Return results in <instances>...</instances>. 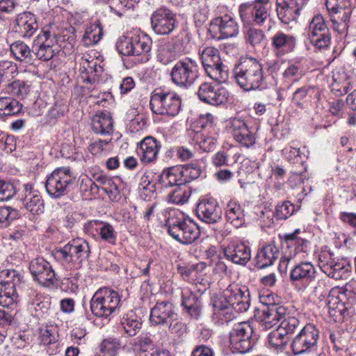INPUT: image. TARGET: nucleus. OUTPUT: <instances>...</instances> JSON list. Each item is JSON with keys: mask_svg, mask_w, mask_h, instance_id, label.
I'll use <instances>...</instances> for the list:
<instances>
[{"mask_svg": "<svg viewBox=\"0 0 356 356\" xmlns=\"http://www.w3.org/2000/svg\"><path fill=\"white\" fill-rule=\"evenodd\" d=\"M234 77L245 91L261 90L265 88L266 79L261 63L256 58H244L235 65Z\"/></svg>", "mask_w": 356, "mask_h": 356, "instance_id": "nucleus-1", "label": "nucleus"}, {"mask_svg": "<svg viewBox=\"0 0 356 356\" xmlns=\"http://www.w3.org/2000/svg\"><path fill=\"white\" fill-rule=\"evenodd\" d=\"M250 293L246 286L230 284L223 296L213 300V305L216 314L227 309H234L236 312H246L250 307Z\"/></svg>", "mask_w": 356, "mask_h": 356, "instance_id": "nucleus-2", "label": "nucleus"}, {"mask_svg": "<svg viewBox=\"0 0 356 356\" xmlns=\"http://www.w3.org/2000/svg\"><path fill=\"white\" fill-rule=\"evenodd\" d=\"M122 305L120 293L110 288L99 289L90 300L92 314L97 318H107Z\"/></svg>", "mask_w": 356, "mask_h": 356, "instance_id": "nucleus-3", "label": "nucleus"}, {"mask_svg": "<svg viewBox=\"0 0 356 356\" xmlns=\"http://www.w3.org/2000/svg\"><path fill=\"white\" fill-rule=\"evenodd\" d=\"M149 106L156 115L175 117L181 110V99L175 92L156 90L151 95Z\"/></svg>", "mask_w": 356, "mask_h": 356, "instance_id": "nucleus-4", "label": "nucleus"}, {"mask_svg": "<svg viewBox=\"0 0 356 356\" xmlns=\"http://www.w3.org/2000/svg\"><path fill=\"white\" fill-rule=\"evenodd\" d=\"M172 82L178 88L188 89L200 76V67L196 60L186 57L176 62L170 73Z\"/></svg>", "mask_w": 356, "mask_h": 356, "instance_id": "nucleus-5", "label": "nucleus"}, {"mask_svg": "<svg viewBox=\"0 0 356 356\" xmlns=\"http://www.w3.org/2000/svg\"><path fill=\"white\" fill-rule=\"evenodd\" d=\"M200 58L205 73L211 79L218 83H225L228 80V70L222 64L217 49L205 47L200 53Z\"/></svg>", "mask_w": 356, "mask_h": 356, "instance_id": "nucleus-6", "label": "nucleus"}, {"mask_svg": "<svg viewBox=\"0 0 356 356\" xmlns=\"http://www.w3.org/2000/svg\"><path fill=\"white\" fill-rule=\"evenodd\" d=\"M166 226L168 234L181 243L191 244L200 237L199 227L192 221L171 216L166 220Z\"/></svg>", "mask_w": 356, "mask_h": 356, "instance_id": "nucleus-7", "label": "nucleus"}, {"mask_svg": "<svg viewBox=\"0 0 356 356\" xmlns=\"http://www.w3.org/2000/svg\"><path fill=\"white\" fill-rule=\"evenodd\" d=\"M325 6L334 30L340 34L346 33L349 28L350 17L353 11L350 0H326Z\"/></svg>", "mask_w": 356, "mask_h": 356, "instance_id": "nucleus-8", "label": "nucleus"}, {"mask_svg": "<svg viewBox=\"0 0 356 356\" xmlns=\"http://www.w3.org/2000/svg\"><path fill=\"white\" fill-rule=\"evenodd\" d=\"M74 179L75 177L69 167L58 168L47 177L46 191L53 197H60L67 193L69 186Z\"/></svg>", "mask_w": 356, "mask_h": 356, "instance_id": "nucleus-9", "label": "nucleus"}, {"mask_svg": "<svg viewBox=\"0 0 356 356\" xmlns=\"http://www.w3.org/2000/svg\"><path fill=\"white\" fill-rule=\"evenodd\" d=\"M319 331L314 324H306L293 339L291 346L295 355L309 353L316 350Z\"/></svg>", "mask_w": 356, "mask_h": 356, "instance_id": "nucleus-10", "label": "nucleus"}, {"mask_svg": "<svg viewBox=\"0 0 356 356\" xmlns=\"http://www.w3.org/2000/svg\"><path fill=\"white\" fill-rule=\"evenodd\" d=\"M252 334L253 329L250 323L241 322L236 324L229 333L231 348L241 353L250 350L254 343Z\"/></svg>", "mask_w": 356, "mask_h": 356, "instance_id": "nucleus-11", "label": "nucleus"}, {"mask_svg": "<svg viewBox=\"0 0 356 356\" xmlns=\"http://www.w3.org/2000/svg\"><path fill=\"white\" fill-rule=\"evenodd\" d=\"M307 38L316 49H323L330 44V33L322 15H317L310 21L307 31Z\"/></svg>", "mask_w": 356, "mask_h": 356, "instance_id": "nucleus-12", "label": "nucleus"}, {"mask_svg": "<svg viewBox=\"0 0 356 356\" xmlns=\"http://www.w3.org/2000/svg\"><path fill=\"white\" fill-rule=\"evenodd\" d=\"M318 266L327 276L339 280L348 270V261L334 257L330 250H322L318 255Z\"/></svg>", "mask_w": 356, "mask_h": 356, "instance_id": "nucleus-13", "label": "nucleus"}, {"mask_svg": "<svg viewBox=\"0 0 356 356\" xmlns=\"http://www.w3.org/2000/svg\"><path fill=\"white\" fill-rule=\"evenodd\" d=\"M228 130L234 140L241 147L250 148L256 142L255 134L241 118H231L228 122Z\"/></svg>", "mask_w": 356, "mask_h": 356, "instance_id": "nucleus-14", "label": "nucleus"}, {"mask_svg": "<svg viewBox=\"0 0 356 356\" xmlns=\"http://www.w3.org/2000/svg\"><path fill=\"white\" fill-rule=\"evenodd\" d=\"M29 269L33 280L44 286H50L57 281L51 265L42 257L33 259Z\"/></svg>", "mask_w": 356, "mask_h": 356, "instance_id": "nucleus-15", "label": "nucleus"}, {"mask_svg": "<svg viewBox=\"0 0 356 356\" xmlns=\"http://www.w3.org/2000/svg\"><path fill=\"white\" fill-rule=\"evenodd\" d=\"M176 15L170 9L160 8L151 17L152 30L159 35H168L175 28Z\"/></svg>", "mask_w": 356, "mask_h": 356, "instance_id": "nucleus-16", "label": "nucleus"}, {"mask_svg": "<svg viewBox=\"0 0 356 356\" xmlns=\"http://www.w3.org/2000/svg\"><path fill=\"white\" fill-rule=\"evenodd\" d=\"M197 95L199 99L212 106L225 104L228 98V92L223 87H218L211 83L204 82L198 88Z\"/></svg>", "mask_w": 356, "mask_h": 356, "instance_id": "nucleus-17", "label": "nucleus"}, {"mask_svg": "<svg viewBox=\"0 0 356 356\" xmlns=\"http://www.w3.org/2000/svg\"><path fill=\"white\" fill-rule=\"evenodd\" d=\"M286 315V309L276 304L265 305L255 314L257 321L264 330L276 325Z\"/></svg>", "mask_w": 356, "mask_h": 356, "instance_id": "nucleus-18", "label": "nucleus"}, {"mask_svg": "<svg viewBox=\"0 0 356 356\" xmlns=\"http://www.w3.org/2000/svg\"><path fill=\"white\" fill-rule=\"evenodd\" d=\"M308 0H277V14L284 24H288L300 15Z\"/></svg>", "mask_w": 356, "mask_h": 356, "instance_id": "nucleus-19", "label": "nucleus"}, {"mask_svg": "<svg viewBox=\"0 0 356 356\" xmlns=\"http://www.w3.org/2000/svg\"><path fill=\"white\" fill-rule=\"evenodd\" d=\"M197 217L207 223H216L221 218L222 211L218 202L213 198L203 199L196 209Z\"/></svg>", "mask_w": 356, "mask_h": 356, "instance_id": "nucleus-20", "label": "nucleus"}, {"mask_svg": "<svg viewBox=\"0 0 356 356\" xmlns=\"http://www.w3.org/2000/svg\"><path fill=\"white\" fill-rule=\"evenodd\" d=\"M223 252L228 260L238 265H245L251 258L250 248L238 241L230 242Z\"/></svg>", "mask_w": 356, "mask_h": 356, "instance_id": "nucleus-21", "label": "nucleus"}, {"mask_svg": "<svg viewBox=\"0 0 356 356\" xmlns=\"http://www.w3.org/2000/svg\"><path fill=\"white\" fill-rule=\"evenodd\" d=\"M177 316L173 304L165 300L157 302L152 308L149 320L154 325H168L169 321Z\"/></svg>", "mask_w": 356, "mask_h": 356, "instance_id": "nucleus-22", "label": "nucleus"}, {"mask_svg": "<svg viewBox=\"0 0 356 356\" xmlns=\"http://www.w3.org/2000/svg\"><path fill=\"white\" fill-rule=\"evenodd\" d=\"M182 53L179 40H171L159 44L156 51V59L163 65L175 60Z\"/></svg>", "mask_w": 356, "mask_h": 356, "instance_id": "nucleus-23", "label": "nucleus"}, {"mask_svg": "<svg viewBox=\"0 0 356 356\" xmlns=\"http://www.w3.org/2000/svg\"><path fill=\"white\" fill-rule=\"evenodd\" d=\"M50 33L44 31L42 34L39 35L34 40L32 51H33V56H35L38 59L44 61L51 59L55 51L53 49V42L49 40Z\"/></svg>", "mask_w": 356, "mask_h": 356, "instance_id": "nucleus-24", "label": "nucleus"}, {"mask_svg": "<svg viewBox=\"0 0 356 356\" xmlns=\"http://www.w3.org/2000/svg\"><path fill=\"white\" fill-rule=\"evenodd\" d=\"M29 309L32 315L40 318L48 314L51 308V302L46 300L40 293L29 289L28 293Z\"/></svg>", "mask_w": 356, "mask_h": 356, "instance_id": "nucleus-25", "label": "nucleus"}, {"mask_svg": "<svg viewBox=\"0 0 356 356\" xmlns=\"http://www.w3.org/2000/svg\"><path fill=\"white\" fill-rule=\"evenodd\" d=\"M38 27L36 17L33 13L24 12L17 15L15 29L22 37L32 36Z\"/></svg>", "mask_w": 356, "mask_h": 356, "instance_id": "nucleus-26", "label": "nucleus"}, {"mask_svg": "<svg viewBox=\"0 0 356 356\" xmlns=\"http://www.w3.org/2000/svg\"><path fill=\"white\" fill-rule=\"evenodd\" d=\"M280 254L279 248L275 243H269L260 248L254 258L255 266L260 269L272 266Z\"/></svg>", "mask_w": 356, "mask_h": 356, "instance_id": "nucleus-27", "label": "nucleus"}, {"mask_svg": "<svg viewBox=\"0 0 356 356\" xmlns=\"http://www.w3.org/2000/svg\"><path fill=\"white\" fill-rule=\"evenodd\" d=\"M160 147V143L156 138L145 137L140 143L138 154L141 162L146 164L156 161Z\"/></svg>", "mask_w": 356, "mask_h": 356, "instance_id": "nucleus-28", "label": "nucleus"}, {"mask_svg": "<svg viewBox=\"0 0 356 356\" xmlns=\"http://www.w3.org/2000/svg\"><path fill=\"white\" fill-rule=\"evenodd\" d=\"M316 270L311 262L300 261L291 270L290 277L293 282L307 284L315 277Z\"/></svg>", "mask_w": 356, "mask_h": 356, "instance_id": "nucleus-29", "label": "nucleus"}, {"mask_svg": "<svg viewBox=\"0 0 356 356\" xmlns=\"http://www.w3.org/2000/svg\"><path fill=\"white\" fill-rule=\"evenodd\" d=\"M23 204L33 214H40L44 209V201L38 191L33 190L31 185H25Z\"/></svg>", "mask_w": 356, "mask_h": 356, "instance_id": "nucleus-30", "label": "nucleus"}, {"mask_svg": "<svg viewBox=\"0 0 356 356\" xmlns=\"http://www.w3.org/2000/svg\"><path fill=\"white\" fill-rule=\"evenodd\" d=\"M132 38L134 56H140V62L146 63L149 60V51L152 49V39L146 34L134 35Z\"/></svg>", "mask_w": 356, "mask_h": 356, "instance_id": "nucleus-31", "label": "nucleus"}, {"mask_svg": "<svg viewBox=\"0 0 356 356\" xmlns=\"http://www.w3.org/2000/svg\"><path fill=\"white\" fill-rule=\"evenodd\" d=\"M179 165L164 170L159 176V182L163 187L181 186L186 184Z\"/></svg>", "mask_w": 356, "mask_h": 356, "instance_id": "nucleus-32", "label": "nucleus"}, {"mask_svg": "<svg viewBox=\"0 0 356 356\" xmlns=\"http://www.w3.org/2000/svg\"><path fill=\"white\" fill-rule=\"evenodd\" d=\"M337 293V290H331L325 300L327 312L331 317L334 318L335 321L342 319L347 313V308L336 294Z\"/></svg>", "mask_w": 356, "mask_h": 356, "instance_id": "nucleus-33", "label": "nucleus"}, {"mask_svg": "<svg viewBox=\"0 0 356 356\" xmlns=\"http://www.w3.org/2000/svg\"><path fill=\"white\" fill-rule=\"evenodd\" d=\"M181 305L192 317L197 318L200 315L202 302L188 287L181 290Z\"/></svg>", "mask_w": 356, "mask_h": 356, "instance_id": "nucleus-34", "label": "nucleus"}, {"mask_svg": "<svg viewBox=\"0 0 356 356\" xmlns=\"http://www.w3.org/2000/svg\"><path fill=\"white\" fill-rule=\"evenodd\" d=\"M113 119L109 113L100 112L92 118V129L98 134H111L113 129Z\"/></svg>", "mask_w": 356, "mask_h": 356, "instance_id": "nucleus-35", "label": "nucleus"}, {"mask_svg": "<svg viewBox=\"0 0 356 356\" xmlns=\"http://www.w3.org/2000/svg\"><path fill=\"white\" fill-rule=\"evenodd\" d=\"M225 218L234 227H241L245 223L244 209L239 203L230 201L226 207Z\"/></svg>", "mask_w": 356, "mask_h": 356, "instance_id": "nucleus-36", "label": "nucleus"}, {"mask_svg": "<svg viewBox=\"0 0 356 356\" xmlns=\"http://www.w3.org/2000/svg\"><path fill=\"white\" fill-rule=\"evenodd\" d=\"M214 23L218 26L222 38L234 37L238 33V24L229 15L216 18Z\"/></svg>", "mask_w": 356, "mask_h": 356, "instance_id": "nucleus-37", "label": "nucleus"}, {"mask_svg": "<svg viewBox=\"0 0 356 356\" xmlns=\"http://www.w3.org/2000/svg\"><path fill=\"white\" fill-rule=\"evenodd\" d=\"M22 107V104L13 97H0V120H4L8 116L17 115Z\"/></svg>", "mask_w": 356, "mask_h": 356, "instance_id": "nucleus-38", "label": "nucleus"}, {"mask_svg": "<svg viewBox=\"0 0 356 356\" xmlns=\"http://www.w3.org/2000/svg\"><path fill=\"white\" fill-rule=\"evenodd\" d=\"M10 51L16 60L32 63L33 61V51L24 42L17 40L10 44Z\"/></svg>", "mask_w": 356, "mask_h": 356, "instance_id": "nucleus-39", "label": "nucleus"}, {"mask_svg": "<svg viewBox=\"0 0 356 356\" xmlns=\"http://www.w3.org/2000/svg\"><path fill=\"white\" fill-rule=\"evenodd\" d=\"M270 0H255L252 11L253 22L257 25H263L270 15Z\"/></svg>", "mask_w": 356, "mask_h": 356, "instance_id": "nucleus-40", "label": "nucleus"}, {"mask_svg": "<svg viewBox=\"0 0 356 356\" xmlns=\"http://www.w3.org/2000/svg\"><path fill=\"white\" fill-rule=\"evenodd\" d=\"M121 325L127 336L134 337L140 330L142 323L133 312H130L122 318Z\"/></svg>", "mask_w": 356, "mask_h": 356, "instance_id": "nucleus-41", "label": "nucleus"}, {"mask_svg": "<svg viewBox=\"0 0 356 356\" xmlns=\"http://www.w3.org/2000/svg\"><path fill=\"white\" fill-rule=\"evenodd\" d=\"M309 241L302 238L295 236L294 234H288L284 236L283 245L287 248H293L298 252L300 259H302L305 253L307 252Z\"/></svg>", "mask_w": 356, "mask_h": 356, "instance_id": "nucleus-42", "label": "nucleus"}, {"mask_svg": "<svg viewBox=\"0 0 356 356\" xmlns=\"http://www.w3.org/2000/svg\"><path fill=\"white\" fill-rule=\"evenodd\" d=\"M0 284L1 287L19 290L22 286V277L15 270H4L0 274Z\"/></svg>", "mask_w": 356, "mask_h": 356, "instance_id": "nucleus-43", "label": "nucleus"}, {"mask_svg": "<svg viewBox=\"0 0 356 356\" xmlns=\"http://www.w3.org/2000/svg\"><path fill=\"white\" fill-rule=\"evenodd\" d=\"M290 339L285 332H281L278 328L270 332L268 336V341L271 348L277 352H282L286 348Z\"/></svg>", "mask_w": 356, "mask_h": 356, "instance_id": "nucleus-44", "label": "nucleus"}, {"mask_svg": "<svg viewBox=\"0 0 356 356\" xmlns=\"http://www.w3.org/2000/svg\"><path fill=\"white\" fill-rule=\"evenodd\" d=\"M272 45L277 49H292L296 44L295 38L292 35L284 33L282 31L277 32L271 38Z\"/></svg>", "mask_w": 356, "mask_h": 356, "instance_id": "nucleus-45", "label": "nucleus"}, {"mask_svg": "<svg viewBox=\"0 0 356 356\" xmlns=\"http://www.w3.org/2000/svg\"><path fill=\"white\" fill-rule=\"evenodd\" d=\"M58 328L53 325H47L39 330L38 339L41 343L48 346L58 341Z\"/></svg>", "mask_w": 356, "mask_h": 356, "instance_id": "nucleus-46", "label": "nucleus"}, {"mask_svg": "<svg viewBox=\"0 0 356 356\" xmlns=\"http://www.w3.org/2000/svg\"><path fill=\"white\" fill-rule=\"evenodd\" d=\"M76 259H78V267L81 266L83 261L87 260L90 254V248L88 243L82 239L76 238L72 241Z\"/></svg>", "mask_w": 356, "mask_h": 356, "instance_id": "nucleus-47", "label": "nucleus"}, {"mask_svg": "<svg viewBox=\"0 0 356 356\" xmlns=\"http://www.w3.org/2000/svg\"><path fill=\"white\" fill-rule=\"evenodd\" d=\"M30 91V85L23 81H14L6 86V92L18 98L24 99Z\"/></svg>", "mask_w": 356, "mask_h": 356, "instance_id": "nucleus-48", "label": "nucleus"}, {"mask_svg": "<svg viewBox=\"0 0 356 356\" xmlns=\"http://www.w3.org/2000/svg\"><path fill=\"white\" fill-rule=\"evenodd\" d=\"M56 257L63 262L72 264L78 267V259L72 241L56 252Z\"/></svg>", "mask_w": 356, "mask_h": 356, "instance_id": "nucleus-49", "label": "nucleus"}, {"mask_svg": "<svg viewBox=\"0 0 356 356\" xmlns=\"http://www.w3.org/2000/svg\"><path fill=\"white\" fill-rule=\"evenodd\" d=\"M18 291L12 288L1 287L0 290V305L9 307L18 301Z\"/></svg>", "mask_w": 356, "mask_h": 356, "instance_id": "nucleus-50", "label": "nucleus"}, {"mask_svg": "<svg viewBox=\"0 0 356 356\" xmlns=\"http://www.w3.org/2000/svg\"><path fill=\"white\" fill-rule=\"evenodd\" d=\"M285 250L283 251L282 256L281 257L279 268L281 271L286 272L289 264L291 262L296 264L297 261H300L298 252L293 248H287L284 245Z\"/></svg>", "mask_w": 356, "mask_h": 356, "instance_id": "nucleus-51", "label": "nucleus"}, {"mask_svg": "<svg viewBox=\"0 0 356 356\" xmlns=\"http://www.w3.org/2000/svg\"><path fill=\"white\" fill-rule=\"evenodd\" d=\"M18 72L15 63L9 60L0 61V77L2 81H10Z\"/></svg>", "mask_w": 356, "mask_h": 356, "instance_id": "nucleus-52", "label": "nucleus"}, {"mask_svg": "<svg viewBox=\"0 0 356 356\" xmlns=\"http://www.w3.org/2000/svg\"><path fill=\"white\" fill-rule=\"evenodd\" d=\"M301 327V324L300 321L294 316H284L281 320V323L280 325L278 326V329L282 332H285V334L286 336H289V334H292L294 332V331Z\"/></svg>", "mask_w": 356, "mask_h": 356, "instance_id": "nucleus-53", "label": "nucleus"}, {"mask_svg": "<svg viewBox=\"0 0 356 356\" xmlns=\"http://www.w3.org/2000/svg\"><path fill=\"white\" fill-rule=\"evenodd\" d=\"M103 35L102 28L99 23H94L87 27L85 35V41L88 40L89 44H97L102 38Z\"/></svg>", "mask_w": 356, "mask_h": 356, "instance_id": "nucleus-54", "label": "nucleus"}, {"mask_svg": "<svg viewBox=\"0 0 356 356\" xmlns=\"http://www.w3.org/2000/svg\"><path fill=\"white\" fill-rule=\"evenodd\" d=\"M295 211V206L289 201H284L276 206L275 215L278 220H285Z\"/></svg>", "mask_w": 356, "mask_h": 356, "instance_id": "nucleus-55", "label": "nucleus"}, {"mask_svg": "<svg viewBox=\"0 0 356 356\" xmlns=\"http://www.w3.org/2000/svg\"><path fill=\"white\" fill-rule=\"evenodd\" d=\"M179 166L186 183L197 179L201 175V168L197 164L191 163Z\"/></svg>", "mask_w": 356, "mask_h": 356, "instance_id": "nucleus-56", "label": "nucleus"}, {"mask_svg": "<svg viewBox=\"0 0 356 356\" xmlns=\"http://www.w3.org/2000/svg\"><path fill=\"white\" fill-rule=\"evenodd\" d=\"M120 344L115 339L108 338L102 341L99 346L101 352L108 356H115Z\"/></svg>", "mask_w": 356, "mask_h": 356, "instance_id": "nucleus-57", "label": "nucleus"}, {"mask_svg": "<svg viewBox=\"0 0 356 356\" xmlns=\"http://www.w3.org/2000/svg\"><path fill=\"white\" fill-rule=\"evenodd\" d=\"M245 38L248 43L256 47L264 40L265 35L261 30L250 28L246 31Z\"/></svg>", "mask_w": 356, "mask_h": 356, "instance_id": "nucleus-58", "label": "nucleus"}, {"mask_svg": "<svg viewBox=\"0 0 356 356\" xmlns=\"http://www.w3.org/2000/svg\"><path fill=\"white\" fill-rule=\"evenodd\" d=\"M116 49L118 51L124 56H134L131 37H120L117 43Z\"/></svg>", "mask_w": 356, "mask_h": 356, "instance_id": "nucleus-59", "label": "nucleus"}, {"mask_svg": "<svg viewBox=\"0 0 356 356\" xmlns=\"http://www.w3.org/2000/svg\"><path fill=\"white\" fill-rule=\"evenodd\" d=\"M19 213L17 209L10 207L0 206V224L8 225L10 221L18 218Z\"/></svg>", "mask_w": 356, "mask_h": 356, "instance_id": "nucleus-60", "label": "nucleus"}, {"mask_svg": "<svg viewBox=\"0 0 356 356\" xmlns=\"http://www.w3.org/2000/svg\"><path fill=\"white\" fill-rule=\"evenodd\" d=\"M313 90V88L310 86H303L297 89L294 92L292 98L293 102L300 107H302L304 104L307 101L309 92Z\"/></svg>", "mask_w": 356, "mask_h": 356, "instance_id": "nucleus-61", "label": "nucleus"}, {"mask_svg": "<svg viewBox=\"0 0 356 356\" xmlns=\"http://www.w3.org/2000/svg\"><path fill=\"white\" fill-rule=\"evenodd\" d=\"M109 142L106 140H98L92 143L88 149L92 155L101 156L106 154L109 150Z\"/></svg>", "mask_w": 356, "mask_h": 356, "instance_id": "nucleus-62", "label": "nucleus"}, {"mask_svg": "<svg viewBox=\"0 0 356 356\" xmlns=\"http://www.w3.org/2000/svg\"><path fill=\"white\" fill-rule=\"evenodd\" d=\"M102 227L99 228V234L102 240L106 241L111 244L115 243V234L112 225L108 223L100 222Z\"/></svg>", "mask_w": 356, "mask_h": 356, "instance_id": "nucleus-63", "label": "nucleus"}, {"mask_svg": "<svg viewBox=\"0 0 356 356\" xmlns=\"http://www.w3.org/2000/svg\"><path fill=\"white\" fill-rule=\"evenodd\" d=\"M16 193L13 184L0 181V202L11 199Z\"/></svg>", "mask_w": 356, "mask_h": 356, "instance_id": "nucleus-64", "label": "nucleus"}]
</instances>
